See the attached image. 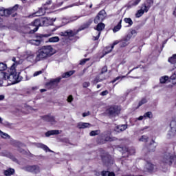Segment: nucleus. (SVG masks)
<instances>
[{
  "mask_svg": "<svg viewBox=\"0 0 176 176\" xmlns=\"http://www.w3.org/2000/svg\"><path fill=\"white\" fill-rule=\"evenodd\" d=\"M54 54V50L52 45H46L40 48L36 54V61L47 60Z\"/></svg>",
  "mask_w": 176,
  "mask_h": 176,
  "instance_id": "nucleus-1",
  "label": "nucleus"
},
{
  "mask_svg": "<svg viewBox=\"0 0 176 176\" xmlns=\"http://www.w3.org/2000/svg\"><path fill=\"white\" fill-rule=\"evenodd\" d=\"M0 78L4 79V80H8L10 82L12 85L17 83L19 82V75L16 72V64H13L10 69V74L6 72H1Z\"/></svg>",
  "mask_w": 176,
  "mask_h": 176,
  "instance_id": "nucleus-2",
  "label": "nucleus"
},
{
  "mask_svg": "<svg viewBox=\"0 0 176 176\" xmlns=\"http://www.w3.org/2000/svg\"><path fill=\"white\" fill-rule=\"evenodd\" d=\"M39 27H42V21L41 19H36L32 23L27 25L25 27V34H35L39 28Z\"/></svg>",
  "mask_w": 176,
  "mask_h": 176,
  "instance_id": "nucleus-3",
  "label": "nucleus"
},
{
  "mask_svg": "<svg viewBox=\"0 0 176 176\" xmlns=\"http://www.w3.org/2000/svg\"><path fill=\"white\" fill-rule=\"evenodd\" d=\"M174 160H176V157L174 155L170 153H165L161 160V166H170Z\"/></svg>",
  "mask_w": 176,
  "mask_h": 176,
  "instance_id": "nucleus-4",
  "label": "nucleus"
},
{
  "mask_svg": "<svg viewBox=\"0 0 176 176\" xmlns=\"http://www.w3.org/2000/svg\"><path fill=\"white\" fill-rule=\"evenodd\" d=\"M175 135H176V120H172L169 124V130L166 134V138L170 140L174 138Z\"/></svg>",
  "mask_w": 176,
  "mask_h": 176,
  "instance_id": "nucleus-5",
  "label": "nucleus"
},
{
  "mask_svg": "<svg viewBox=\"0 0 176 176\" xmlns=\"http://www.w3.org/2000/svg\"><path fill=\"white\" fill-rule=\"evenodd\" d=\"M17 9H19L18 5H15L14 7L9 9L0 8V16H10V14L13 13V12H16Z\"/></svg>",
  "mask_w": 176,
  "mask_h": 176,
  "instance_id": "nucleus-6",
  "label": "nucleus"
},
{
  "mask_svg": "<svg viewBox=\"0 0 176 176\" xmlns=\"http://www.w3.org/2000/svg\"><path fill=\"white\" fill-rule=\"evenodd\" d=\"M107 113L110 116H118L120 113V107L119 106H111L107 110Z\"/></svg>",
  "mask_w": 176,
  "mask_h": 176,
  "instance_id": "nucleus-7",
  "label": "nucleus"
},
{
  "mask_svg": "<svg viewBox=\"0 0 176 176\" xmlns=\"http://www.w3.org/2000/svg\"><path fill=\"white\" fill-rule=\"evenodd\" d=\"M105 28V25L102 23H98L96 30L97 32H95L93 33V36L94 41H98V39L100 38V35H101V31Z\"/></svg>",
  "mask_w": 176,
  "mask_h": 176,
  "instance_id": "nucleus-8",
  "label": "nucleus"
},
{
  "mask_svg": "<svg viewBox=\"0 0 176 176\" xmlns=\"http://www.w3.org/2000/svg\"><path fill=\"white\" fill-rule=\"evenodd\" d=\"M25 171H28V173H32V174H39L41 173V168L37 165L32 166H27L23 168Z\"/></svg>",
  "mask_w": 176,
  "mask_h": 176,
  "instance_id": "nucleus-9",
  "label": "nucleus"
},
{
  "mask_svg": "<svg viewBox=\"0 0 176 176\" xmlns=\"http://www.w3.org/2000/svg\"><path fill=\"white\" fill-rule=\"evenodd\" d=\"M107 16V14L105 13V10H101L98 16L95 18L94 22L97 24L98 23H100V21H102Z\"/></svg>",
  "mask_w": 176,
  "mask_h": 176,
  "instance_id": "nucleus-10",
  "label": "nucleus"
},
{
  "mask_svg": "<svg viewBox=\"0 0 176 176\" xmlns=\"http://www.w3.org/2000/svg\"><path fill=\"white\" fill-rule=\"evenodd\" d=\"M41 27L43 25H52L54 21H56V19H50V18H41Z\"/></svg>",
  "mask_w": 176,
  "mask_h": 176,
  "instance_id": "nucleus-11",
  "label": "nucleus"
},
{
  "mask_svg": "<svg viewBox=\"0 0 176 176\" xmlns=\"http://www.w3.org/2000/svg\"><path fill=\"white\" fill-rule=\"evenodd\" d=\"M130 39H131V35H127L126 36H125L124 38H122V40H121L120 42V47H126V46H127V45H129V41H130Z\"/></svg>",
  "mask_w": 176,
  "mask_h": 176,
  "instance_id": "nucleus-12",
  "label": "nucleus"
},
{
  "mask_svg": "<svg viewBox=\"0 0 176 176\" xmlns=\"http://www.w3.org/2000/svg\"><path fill=\"white\" fill-rule=\"evenodd\" d=\"M62 78L59 77L57 78L52 79L48 83H47V85L51 86L52 87L54 86H57L58 83H60V81L61 80Z\"/></svg>",
  "mask_w": 176,
  "mask_h": 176,
  "instance_id": "nucleus-13",
  "label": "nucleus"
},
{
  "mask_svg": "<svg viewBox=\"0 0 176 176\" xmlns=\"http://www.w3.org/2000/svg\"><path fill=\"white\" fill-rule=\"evenodd\" d=\"M156 166L153 165V164L151 162H147L144 166L145 171H148V173H152L155 170Z\"/></svg>",
  "mask_w": 176,
  "mask_h": 176,
  "instance_id": "nucleus-14",
  "label": "nucleus"
},
{
  "mask_svg": "<svg viewBox=\"0 0 176 176\" xmlns=\"http://www.w3.org/2000/svg\"><path fill=\"white\" fill-rule=\"evenodd\" d=\"M78 34V31L74 30H67L65 32H62L61 35L63 36H75Z\"/></svg>",
  "mask_w": 176,
  "mask_h": 176,
  "instance_id": "nucleus-15",
  "label": "nucleus"
},
{
  "mask_svg": "<svg viewBox=\"0 0 176 176\" xmlns=\"http://www.w3.org/2000/svg\"><path fill=\"white\" fill-rule=\"evenodd\" d=\"M78 129H89V127H91V124L89 122H78L77 124Z\"/></svg>",
  "mask_w": 176,
  "mask_h": 176,
  "instance_id": "nucleus-16",
  "label": "nucleus"
},
{
  "mask_svg": "<svg viewBox=\"0 0 176 176\" xmlns=\"http://www.w3.org/2000/svg\"><path fill=\"white\" fill-rule=\"evenodd\" d=\"M43 120H45V122H50V123H51V124H56V119H54V118L53 116H45L43 117Z\"/></svg>",
  "mask_w": 176,
  "mask_h": 176,
  "instance_id": "nucleus-17",
  "label": "nucleus"
},
{
  "mask_svg": "<svg viewBox=\"0 0 176 176\" xmlns=\"http://www.w3.org/2000/svg\"><path fill=\"white\" fill-rule=\"evenodd\" d=\"M58 134H61V131L51 130L45 133V136L50 137V135H58Z\"/></svg>",
  "mask_w": 176,
  "mask_h": 176,
  "instance_id": "nucleus-18",
  "label": "nucleus"
},
{
  "mask_svg": "<svg viewBox=\"0 0 176 176\" xmlns=\"http://www.w3.org/2000/svg\"><path fill=\"white\" fill-rule=\"evenodd\" d=\"M118 43H120V41H116L113 43V45L111 47H107L106 49H107V51H105V54H108V53H111V52H112V50L113 49V47H115V46H116V45H118Z\"/></svg>",
  "mask_w": 176,
  "mask_h": 176,
  "instance_id": "nucleus-19",
  "label": "nucleus"
},
{
  "mask_svg": "<svg viewBox=\"0 0 176 176\" xmlns=\"http://www.w3.org/2000/svg\"><path fill=\"white\" fill-rule=\"evenodd\" d=\"M37 148H41V149H43L45 152H52L53 153V151L50 150L47 146L42 144V143H38L36 144Z\"/></svg>",
  "mask_w": 176,
  "mask_h": 176,
  "instance_id": "nucleus-20",
  "label": "nucleus"
},
{
  "mask_svg": "<svg viewBox=\"0 0 176 176\" xmlns=\"http://www.w3.org/2000/svg\"><path fill=\"white\" fill-rule=\"evenodd\" d=\"M26 60H28V61H30V63H34V61H36V56L35 57V54L30 52L29 54H28Z\"/></svg>",
  "mask_w": 176,
  "mask_h": 176,
  "instance_id": "nucleus-21",
  "label": "nucleus"
},
{
  "mask_svg": "<svg viewBox=\"0 0 176 176\" xmlns=\"http://www.w3.org/2000/svg\"><path fill=\"white\" fill-rule=\"evenodd\" d=\"M74 74H75V70H71L69 72L63 73L61 76L63 78H69V76H72V75H74Z\"/></svg>",
  "mask_w": 176,
  "mask_h": 176,
  "instance_id": "nucleus-22",
  "label": "nucleus"
},
{
  "mask_svg": "<svg viewBox=\"0 0 176 176\" xmlns=\"http://www.w3.org/2000/svg\"><path fill=\"white\" fill-rule=\"evenodd\" d=\"M13 174H14V169L13 168H9L4 170V175L6 176L13 175Z\"/></svg>",
  "mask_w": 176,
  "mask_h": 176,
  "instance_id": "nucleus-23",
  "label": "nucleus"
},
{
  "mask_svg": "<svg viewBox=\"0 0 176 176\" xmlns=\"http://www.w3.org/2000/svg\"><path fill=\"white\" fill-rule=\"evenodd\" d=\"M44 14H45V12H43V10L40 9L38 12L34 13L32 15H30V17L43 16Z\"/></svg>",
  "mask_w": 176,
  "mask_h": 176,
  "instance_id": "nucleus-24",
  "label": "nucleus"
},
{
  "mask_svg": "<svg viewBox=\"0 0 176 176\" xmlns=\"http://www.w3.org/2000/svg\"><path fill=\"white\" fill-rule=\"evenodd\" d=\"M168 62L170 63V64H174V67L176 68V54L169 58Z\"/></svg>",
  "mask_w": 176,
  "mask_h": 176,
  "instance_id": "nucleus-25",
  "label": "nucleus"
},
{
  "mask_svg": "<svg viewBox=\"0 0 176 176\" xmlns=\"http://www.w3.org/2000/svg\"><path fill=\"white\" fill-rule=\"evenodd\" d=\"M28 42L30 45H34V46H39L41 45V40L39 39L30 40Z\"/></svg>",
  "mask_w": 176,
  "mask_h": 176,
  "instance_id": "nucleus-26",
  "label": "nucleus"
},
{
  "mask_svg": "<svg viewBox=\"0 0 176 176\" xmlns=\"http://www.w3.org/2000/svg\"><path fill=\"white\" fill-rule=\"evenodd\" d=\"M150 6H146V3H144L142 7H141V10L144 12V13H148V10H149L150 9Z\"/></svg>",
  "mask_w": 176,
  "mask_h": 176,
  "instance_id": "nucleus-27",
  "label": "nucleus"
},
{
  "mask_svg": "<svg viewBox=\"0 0 176 176\" xmlns=\"http://www.w3.org/2000/svg\"><path fill=\"white\" fill-rule=\"evenodd\" d=\"M141 2V0H133L129 2V7L131 8L132 6H137Z\"/></svg>",
  "mask_w": 176,
  "mask_h": 176,
  "instance_id": "nucleus-28",
  "label": "nucleus"
},
{
  "mask_svg": "<svg viewBox=\"0 0 176 176\" xmlns=\"http://www.w3.org/2000/svg\"><path fill=\"white\" fill-rule=\"evenodd\" d=\"M120 28H122V20H120L118 25L113 28V32H118V31H120Z\"/></svg>",
  "mask_w": 176,
  "mask_h": 176,
  "instance_id": "nucleus-29",
  "label": "nucleus"
},
{
  "mask_svg": "<svg viewBox=\"0 0 176 176\" xmlns=\"http://www.w3.org/2000/svg\"><path fill=\"white\" fill-rule=\"evenodd\" d=\"M127 129V125L124 124V125H120L117 127V131L120 133V131H124Z\"/></svg>",
  "mask_w": 176,
  "mask_h": 176,
  "instance_id": "nucleus-30",
  "label": "nucleus"
},
{
  "mask_svg": "<svg viewBox=\"0 0 176 176\" xmlns=\"http://www.w3.org/2000/svg\"><path fill=\"white\" fill-rule=\"evenodd\" d=\"M59 41H60V38H58V36H54L49 38V42L52 43L58 42Z\"/></svg>",
  "mask_w": 176,
  "mask_h": 176,
  "instance_id": "nucleus-31",
  "label": "nucleus"
},
{
  "mask_svg": "<svg viewBox=\"0 0 176 176\" xmlns=\"http://www.w3.org/2000/svg\"><path fill=\"white\" fill-rule=\"evenodd\" d=\"M102 176H115V173L113 172L102 171Z\"/></svg>",
  "mask_w": 176,
  "mask_h": 176,
  "instance_id": "nucleus-32",
  "label": "nucleus"
},
{
  "mask_svg": "<svg viewBox=\"0 0 176 176\" xmlns=\"http://www.w3.org/2000/svg\"><path fill=\"white\" fill-rule=\"evenodd\" d=\"M148 140H149V138L148 136L144 135H142L139 141L140 142H148Z\"/></svg>",
  "mask_w": 176,
  "mask_h": 176,
  "instance_id": "nucleus-33",
  "label": "nucleus"
},
{
  "mask_svg": "<svg viewBox=\"0 0 176 176\" xmlns=\"http://www.w3.org/2000/svg\"><path fill=\"white\" fill-rule=\"evenodd\" d=\"M101 74H100V76H97L94 80V83H98V82H102V80H104L105 79V78H101Z\"/></svg>",
  "mask_w": 176,
  "mask_h": 176,
  "instance_id": "nucleus-34",
  "label": "nucleus"
},
{
  "mask_svg": "<svg viewBox=\"0 0 176 176\" xmlns=\"http://www.w3.org/2000/svg\"><path fill=\"white\" fill-rule=\"evenodd\" d=\"M160 83H166L167 80H168V76H164L160 78Z\"/></svg>",
  "mask_w": 176,
  "mask_h": 176,
  "instance_id": "nucleus-35",
  "label": "nucleus"
},
{
  "mask_svg": "<svg viewBox=\"0 0 176 176\" xmlns=\"http://www.w3.org/2000/svg\"><path fill=\"white\" fill-rule=\"evenodd\" d=\"M99 133V130L92 131L90 132L89 135H91V137H94L95 135H98Z\"/></svg>",
  "mask_w": 176,
  "mask_h": 176,
  "instance_id": "nucleus-36",
  "label": "nucleus"
},
{
  "mask_svg": "<svg viewBox=\"0 0 176 176\" xmlns=\"http://www.w3.org/2000/svg\"><path fill=\"white\" fill-rule=\"evenodd\" d=\"M126 78V76H120L116 77L114 80L111 81V83H115L117 80H119L120 79L122 80V79H124Z\"/></svg>",
  "mask_w": 176,
  "mask_h": 176,
  "instance_id": "nucleus-37",
  "label": "nucleus"
},
{
  "mask_svg": "<svg viewBox=\"0 0 176 176\" xmlns=\"http://www.w3.org/2000/svg\"><path fill=\"white\" fill-rule=\"evenodd\" d=\"M124 21L126 23V24H129V25H133V20L130 18H125Z\"/></svg>",
  "mask_w": 176,
  "mask_h": 176,
  "instance_id": "nucleus-38",
  "label": "nucleus"
},
{
  "mask_svg": "<svg viewBox=\"0 0 176 176\" xmlns=\"http://www.w3.org/2000/svg\"><path fill=\"white\" fill-rule=\"evenodd\" d=\"M144 118H148V119H152L153 118L152 112L148 111L146 113H144Z\"/></svg>",
  "mask_w": 176,
  "mask_h": 176,
  "instance_id": "nucleus-39",
  "label": "nucleus"
},
{
  "mask_svg": "<svg viewBox=\"0 0 176 176\" xmlns=\"http://www.w3.org/2000/svg\"><path fill=\"white\" fill-rule=\"evenodd\" d=\"M0 136L2 138H9V135H8V133H5L3 132H2V131L0 130Z\"/></svg>",
  "mask_w": 176,
  "mask_h": 176,
  "instance_id": "nucleus-40",
  "label": "nucleus"
},
{
  "mask_svg": "<svg viewBox=\"0 0 176 176\" xmlns=\"http://www.w3.org/2000/svg\"><path fill=\"white\" fill-rule=\"evenodd\" d=\"M8 67L6 66V64L4 63H0V71H5Z\"/></svg>",
  "mask_w": 176,
  "mask_h": 176,
  "instance_id": "nucleus-41",
  "label": "nucleus"
},
{
  "mask_svg": "<svg viewBox=\"0 0 176 176\" xmlns=\"http://www.w3.org/2000/svg\"><path fill=\"white\" fill-rule=\"evenodd\" d=\"M78 18L79 16H72L70 17L69 21H68L67 23H72V21L78 20Z\"/></svg>",
  "mask_w": 176,
  "mask_h": 176,
  "instance_id": "nucleus-42",
  "label": "nucleus"
},
{
  "mask_svg": "<svg viewBox=\"0 0 176 176\" xmlns=\"http://www.w3.org/2000/svg\"><path fill=\"white\" fill-rule=\"evenodd\" d=\"M170 79L172 80V82L173 85H176V74H174L170 76Z\"/></svg>",
  "mask_w": 176,
  "mask_h": 176,
  "instance_id": "nucleus-43",
  "label": "nucleus"
},
{
  "mask_svg": "<svg viewBox=\"0 0 176 176\" xmlns=\"http://www.w3.org/2000/svg\"><path fill=\"white\" fill-rule=\"evenodd\" d=\"M144 12L142 11V9L139 10L138 11V12L136 13V17H141V16H142V14H144Z\"/></svg>",
  "mask_w": 176,
  "mask_h": 176,
  "instance_id": "nucleus-44",
  "label": "nucleus"
},
{
  "mask_svg": "<svg viewBox=\"0 0 176 176\" xmlns=\"http://www.w3.org/2000/svg\"><path fill=\"white\" fill-rule=\"evenodd\" d=\"M148 102V100L146 98H143L142 100L139 102V106L141 107V105H144V104H146Z\"/></svg>",
  "mask_w": 176,
  "mask_h": 176,
  "instance_id": "nucleus-45",
  "label": "nucleus"
},
{
  "mask_svg": "<svg viewBox=\"0 0 176 176\" xmlns=\"http://www.w3.org/2000/svg\"><path fill=\"white\" fill-rule=\"evenodd\" d=\"M146 4V6H150L151 8V6L153 5V0H147Z\"/></svg>",
  "mask_w": 176,
  "mask_h": 176,
  "instance_id": "nucleus-46",
  "label": "nucleus"
},
{
  "mask_svg": "<svg viewBox=\"0 0 176 176\" xmlns=\"http://www.w3.org/2000/svg\"><path fill=\"white\" fill-rule=\"evenodd\" d=\"M107 71H108V67H107V66H104L102 68V71H101L100 75H102V74H105V72H107Z\"/></svg>",
  "mask_w": 176,
  "mask_h": 176,
  "instance_id": "nucleus-47",
  "label": "nucleus"
},
{
  "mask_svg": "<svg viewBox=\"0 0 176 176\" xmlns=\"http://www.w3.org/2000/svg\"><path fill=\"white\" fill-rule=\"evenodd\" d=\"M67 102H71L72 101H74V96L72 95H69L67 100Z\"/></svg>",
  "mask_w": 176,
  "mask_h": 176,
  "instance_id": "nucleus-48",
  "label": "nucleus"
},
{
  "mask_svg": "<svg viewBox=\"0 0 176 176\" xmlns=\"http://www.w3.org/2000/svg\"><path fill=\"white\" fill-rule=\"evenodd\" d=\"M89 86H90V82H85L82 83V87L85 88L89 87Z\"/></svg>",
  "mask_w": 176,
  "mask_h": 176,
  "instance_id": "nucleus-49",
  "label": "nucleus"
},
{
  "mask_svg": "<svg viewBox=\"0 0 176 176\" xmlns=\"http://www.w3.org/2000/svg\"><path fill=\"white\" fill-rule=\"evenodd\" d=\"M89 58L83 59V60H80V64L81 65H83V64H86V62L89 61Z\"/></svg>",
  "mask_w": 176,
  "mask_h": 176,
  "instance_id": "nucleus-50",
  "label": "nucleus"
},
{
  "mask_svg": "<svg viewBox=\"0 0 176 176\" xmlns=\"http://www.w3.org/2000/svg\"><path fill=\"white\" fill-rule=\"evenodd\" d=\"M128 153H130V155H134V153H135V149L131 148L128 151Z\"/></svg>",
  "mask_w": 176,
  "mask_h": 176,
  "instance_id": "nucleus-51",
  "label": "nucleus"
},
{
  "mask_svg": "<svg viewBox=\"0 0 176 176\" xmlns=\"http://www.w3.org/2000/svg\"><path fill=\"white\" fill-rule=\"evenodd\" d=\"M108 94H109L108 90H105L100 93V96H107Z\"/></svg>",
  "mask_w": 176,
  "mask_h": 176,
  "instance_id": "nucleus-52",
  "label": "nucleus"
},
{
  "mask_svg": "<svg viewBox=\"0 0 176 176\" xmlns=\"http://www.w3.org/2000/svg\"><path fill=\"white\" fill-rule=\"evenodd\" d=\"M105 141H113V139L112 138H111V136H107L104 138Z\"/></svg>",
  "mask_w": 176,
  "mask_h": 176,
  "instance_id": "nucleus-53",
  "label": "nucleus"
},
{
  "mask_svg": "<svg viewBox=\"0 0 176 176\" xmlns=\"http://www.w3.org/2000/svg\"><path fill=\"white\" fill-rule=\"evenodd\" d=\"M41 74H42V71H38L34 72V74H33V76H38V75H41Z\"/></svg>",
  "mask_w": 176,
  "mask_h": 176,
  "instance_id": "nucleus-54",
  "label": "nucleus"
},
{
  "mask_svg": "<svg viewBox=\"0 0 176 176\" xmlns=\"http://www.w3.org/2000/svg\"><path fill=\"white\" fill-rule=\"evenodd\" d=\"M90 115V112H87V113H82V117L86 118V116H89Z\"/></svg>",
  "mask_w": 176,
  "mask_h": 176,
  "instance_id": "nucleus-55",
  "label": "nucleus"
},
{
  "mask_svg": "<svg viewBox=\"0 0 176 176\" xmlns=\"http://www.w3.org/2000/svg\"><path fill=\"white\" fill-rule=\"evenodd\" d=\"M12 61H14V63H13V64H15V67L16 65H17V64H19V62L16 61V58H12Z\"/></svg>",
  "mask_w": 176,
  "mask_h": 176,
  "instance_id": "nucleus-56",
  "label": "nucleus"
},
{
  "mask_svg": "<svg viewBox=\"0 0 176 176\" xmlns=\"http://www.w3.org/2000/svg\"><path fill=\"white\" fill-rule=\"evenodd\" d=\"M5 100V95H0V101H3Z\"/></svg>",
  "mask_w": 176,
  "mask_h": 176,
  "instance_id": "nucleus-57",
  "label": "nucleus"
},
{
  "mask_svg": "<svg viewBox=\"0 0 176 176\" xmlns=\"http://www.w3.org/2000/svg\"><path fill=\"white\" fill-rule=\"evenodd\" d=\"M144 118H145V116H140V117L138 118V120H142L144 119Z\"/></svg>",
  "mask_w": 176,
  "mask_h": 176,
  "instance_id": "nucleus-58",
  "label": "nucleus"
},
{
  "mask_svg": "<svg viewBox=\"0 0 176 176\" xmlns=\"http://www.w3.org/2000/svg\"><path fill=\"white\" fill-rule=\"evenodd\" d=\"M43 36L45 38H49V36H50V34H44Z\"/></svg>",
  "mask_w": 176,
  "mask_h": 176,
  "instance_id": "nucleus-59",
  "label": "nucleus"
},
{
  "mask_svg": "<svg viewBox=\"0 0 176 176\" xmlns=\"http://www.w3.org/2000/svg\"><path fill=\"white\" fill-rule=\"evenodd\" d=\"M2 85H3V81L0 80V87H2Z\"/></svg>",
  "mask_w": 176,
  "mask_h": 176,
  "instance_id": "nucleus-60",
  "label": "nucleus"
},
{
  "mask_svg": "<svg viewBox=\"0 0 176 176\" xmlns=\"http://www.w3.org/2000/svg\"><path fill=\"white\" fill-rule=\"evenodd\" d=\"M2 122H3V119L0 117V124H2Z\"/></svg>",
  "mask_w": 176,
  "mask_h": 176,
  "instance_id": "nucleus-61",
  "label": "nucleus"
},
{
  "mask_svg": "<svg viewBox=\"0 0 176 176\" xmlns=\"http://www.w3.org/2000/svg\"><path fill=\"white\" fill-rule=\"evenodd\" d=\"M43 91H46V89H41V93H43Z\"/></svg>",
  "mask_w": 176,
  "mask_h": 176,
  "instance_id": "nucleus-62",
  "label": "nucleus"
},
{
  "mask_svg": "<svg viewBox=\"0 0 176 176\" xmlns=\"http://www.w3.org/2000/svg\"><path fill=\"white\" fill-rule=\"evenodd\" d=\"M101 87V86L100 85H97V89H100Z\"/></svg>",
  "mask_w": 176,
  "mask_h": 176,
  "instance_id": "nucleus-63",
  "label": "nucleus"
},
{
  "mask_svg": "<svg viewBox=\"0 0 176 176\" xmlns=\"http://www.w3.org/2000/svg\"><path fill=\"white\" fill-rule=\"evenodd\" d=\"M0 23H2V19L0 17Z\"/></svg>",
  "mask_w": 176,
  "mask_h": 176,
  "instance_id": "nucleus-64",
  "label": "nucleus"
}]
</instances>
